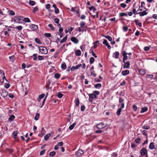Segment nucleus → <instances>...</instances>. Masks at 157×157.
<instances>
[{
    "mask_svg": "<svg viewBox=\"0 0 157 157\" xmlns=\"http://www.w3.org/2000/svg\"><path fill=\"white\" fill-rule=\"evenodd\" d=\"M90 52L91 53L92 55L94 56L95 58H97V56L94 53L93 50L91 48L90 50Z\"/></svg>",
    "mask_w": 157,
    "mask_h": 157,
    "instance_id": "18",
    "label": "nucleus"
},
{
    "mask_svg": "<svg viewBox=\"0 0 157 157\" xmlns=\"http://www.w3.org/2000/svg\"><path fill=\"white\" fill-rule=\"evenodd\" d=\"M1 94L3 97L5 98L8 95V92L5 89H2L1 92Z\"/></svg>",
    "mask_w": 157,
    "mask_h": 157,
    "instance_id": "2",
    "label": "nucleus"
},
{
    "mask_svg": "<svg viewBox=\"0 0 157 157\" xmlns=\"http://www.w3.org/2000/svg\"><path fill=\"white\" fill-rule=\"evenodd\" d=\"M145 4V3L142 2H141V6H140L139 8V10H140V11H142V8L144 7V6H143V4Z\"/></svg>",
    "mask_w": 157,
    "mask_h": 157,
    "instance_id": "27",
    "label": "nucleus"
},
{
    "mask_svg": "<svg viewBox=\"0 0 157 157\" xmlns=\"http://www.w3.org/2000/svg\"><path fill=\"white\" fill-rule=\"evenodd\" d=\"M84 29V28H81L80 27H79L78 28V31L79 32H82V31L83 32L84 31H86V30Z\"/></svg>",
    "mask_w": 157,
    "mask_h": 157,
    "instance_id": "42",
    "label": "nucleus"
},
{
    "mask_svg": "<svg viewBox=\"0 0 157 157\" xmlns=\"http://www.w3.org/2000/svg\"><path fill=\"white\" fill-rule=\"evenodd\" d=\"M59 10L57 7L55 9V12L57 14L59 13Z\"/></svg>",
    "mask_w": 157,
    "mask_h": 157,
    "instance_id": "60",
    "label": "nucleus"
},
{
    "mask_svg": "<svg viewBox=\"0 0 157 157\" xmlns=\"http://www.w3.org/2000/svg\"><path fill=\"white\" fill-rule=\"evenodd\" d=\"M141 155H144L147 153V149L145 148H143L141 149L140 151Z\"/></svg>",
    "mask_w": 157,
    "mask_h": 157,
    "instance_id": "6",
    "label": "nucleus"
},
{
    "mask_svg": "<svg viewBox=\"0 0 157 157\" xmlns=\"http://www.w3.org/2000/svg\"><path fill=\"white\" fill-rule=\"evenodd\" d=\"M54 21L55 23L56 24H58L59 23V20L58 18H55L54 20Z\"/></svg>",
    "mask_w": 157,
    "mask_h": 157,
    "instance_id": "62",
    "label": "nucleus"
},
{
    "mask_svg": "<svg viewBox=\"0 0 157 157\" xmlns=\"http://www.w3.org/2000/svg\"><path fill=\"white\" fill-rule=\"evenodd\" d=\"M23 21L26 22H30V19L28 18H25L23 20Z\"/></svg>",
    "mask_w": 157,
    "mask_h": 157,
    "instance_id": "47",
    "label": "nucleus"
},
{
    "mask_svg": "<svg viewBox=\"0 0 157 157\" xmlns=\"http://www.w3.org/2000/svg\"><path fill=\"white\" fill-rule=\"evenodd\" d=\"M44 36L47 37H50L51 36V34L50 33H45Z\"/></svg>",
    "mask_w": 157,
    "mask_h": 157,
    "instance_id": "64",
    "label": "nucleus"
},
{
    "mask_svg": "<svg viewBox=\"0 0 157 157\" xmlns=\"http://www.w3.org/2000/svg\"><path fill=\"white\" fill-rule=\"evenodd\" d=\"M63 94H61L60 92H58L57 94V96L59 98H61L63 96Z\"/></svg>",
    "mask_w": 157,
    "mask_h": 157,
    "instance_id": "51",
    "label": "nucleus"
},
{
    "mask_svg": "<svg viewBox=\"0 0 157 157\" xmlns=\"http://www.w3.org/2000/svg\"><path fill=\"white\" fill-rule=\"evenodd\" d=\"M84 153L83 151L81 149H78V151L76 152L75 155L77 156L80 157L81 155Z\"/></svg>",
    "mask_w": 157,
    "mask_h": 157,
    "instance_id": "5",
    "label": "nucleus"
},
{
    "mask_svg": "<svg viewBox=\"0 0 157 157\" xmlns=\"http://www.w3.org/2000/svg\"><path fill=\"white\" fill-rule=\"evenodd\" d=\"M45 150H43L42 151H41L40 153V155H43L45 152Z\"/></svg>",
    "mask_w": 157,
    "mask_h": 157,
    "instance_id": "63",
    "label": "nucleus"
},
{
    "mask_svg": "<svg viewBox=\"0 0 157 157\" xmlns=\"http://www.w3.org/2000/svg\"><path fill=\"white\" fill-rule=\"evenodd\" d=\"M85 109V107L84 105H82L81 107V110L82 111H84Z\"/></svg>",
    "mask_w": 157,
    "mask_h": 157,
    "instance_id": "58",
    "label": "nucleus"
},
{
    "mask_svg": "<svg viewBox=\"0 0 157 157\" xmlns=\"http://www.w3.org/2000/svg\"><path fill=\"white\" fill-rule=\"evenodd\" d=\"M6 150L10 154L12 153L13 151V150L10 148H6Z\"/></svg>",
    "mask_w": 157,
    "mask_h": 157,
    "instance_id": "30",
    "label": "nucleus"
},
{
    "mask_svg": "<svg viewBox=\"0 0 157 157\" xmlns=\"http://www.w3.org/2000/svg\"><path fill=\"white\" fill-rule=\"evenodd\" d=\"M124 99L121 98H120L119 99V102L121 103H124Z\"/></svg>",
    "mask_w": 157,
    "mask_h": 157,
    "instance_id": "54",
    "label": "nucleus"
},
{
    "mask_svg": "<svg viewBox=\"0 0 157 157\" xmlns=\"http://www.w3.org/2000/svg\"><path fill=\"white\" fill-rule=\"evenodd\" d=\"M41 132V134H39L38 135L40 137H42L45 132V131L44 129V128H42Z\"/></svg>",
    "mask_w": 157,
    "mask_h": 157,
    "instance_id": "16",
    "label": "nucleus"
},
{
    "mask_svg": "<svg viewBox=\"0 0 157 157\" xmlns=\"http://www.w3.org/2000/svg\"><path fill=\"white\" fill-rule=\"evenodd\" d=\"M103 43V44L105 45L106 46V45H108V44L107 40H106L105 39H104Z\"/></svg>",
    "mask_w": 157,
    "mask_h": 157,
    "instance_id": "61",
    "label": "nucleus"
},
{
    "mask_svg": "<svg viewBox=\"0 0 157 157\" xmlns=\"http://www.w3.org/2000/svg\"><path fill=\"white\" fill-rule=\"evenodd\" d=\"M93 94L96 95H98L99 94V92L98 91H94L93 92Z\"/></svg>",
    "mask_w": 157,
    "mask_h": 157,
    "instance_id": "59",
    "label": "nucleus"
},
{
    "mask_svg": "<svg viewBox=\"0 0 157 157\" xmlns=\"http://www.w3.org/2000/svg\"><path fill=\"white\" fill-rule=\"evenodd\" d=\"M120 5L123 8H125L126 6V5L124 3H121Z\"/></svg>",
    "mask_w": 157,
    "mask_h": 157,
    "instance_id": "56",
    "label": "nucleus"
},
{
    "mask_svg": "<svg viewBox=\"0 0 157 157\" xmlns=\"http://www.w3.org/2000/svg\"><path fill=\"white\" fill-rule=\"evenodd\" d=\"M140 140L141 139L140 138H137L135 140V142L138 144H139L140 143Z\"/></svg>",
    "mask_w": 157,
    "mask_h": 157,
    "instance_id": "36",
    "label": "nucleus"
},
{
    "mask_svg": "<svg viewBox=\"0 0 157 157\" xmlns=\"http://www.w3.org/2000/svg\"><path fill=\"white\" fill-rule=\"evenodd\" d=\"M39 117L40 114L39 113H36L35 117L34 119L36 121L38 120L39 119Z\"/></svg>",
    "mask_w": 157,
    "mask_h": 157,
    "instance_id": "33",
    "label": "nucleus"
},
{
    "mask_svg": "<svg viewBox=\"0 0 157 157\" xmlns=\"http://www.w3.org/2000/svg\"><path fill=\"white\" fill-rule=\"evenodd\" d=\"M94 59L93 57H91L90 59V64H92L94 63Z\"/></svg>",
    "mask_w": 157,
    "mask_h": 157,
    "instance_id": "37",
    "label": "nucleus"
},
{
    "mask_svg": "<svg viewBox=\"0 0 157 157\" xmlns=\"http://www.w3.org/2000/svg\"><path fill=\"white\" fill-rule=\"evenodd\" d=\"M113 55L115 56L114 57L116 59H118L119 58V52H116L113 53Z\"/></svg>",
    "mask_w": 157,
    "mask_h": 157,
    "instance_id": "21",
    "label": "nucleus"
},
{
    "mask_svg": "<svg viewBox=\"0 0 157 157\" xmlns=\"http://www.w3.org/2000/svg\"><path fill=\"white\" fill-rule=\"evenodd\" d=\"M76 124L75 123H73L72 124L70 125L69 127V129L70 130H72L76 125Z\"/></svg>",
    "mask_w": 157,
    "mask_h": 157,
    "instance_id": "26",
    "label": "nucleus"
},
{
    "mask_svg": "<svg viewBox=\"0 0 157 157\" xmlns=\"http://www.w3.org/2000/svg\"><path fill=\"white\" fill-rule=\"evenodd\" d=\"M139 73L141 75H144L146 73V70L142 69H140L138 71Z\"/></svg>",
    "mask_w": 157,
    "mask_h": 157,
    "instance_id": "13",
    "label": "nucleus"
},
{
    "mask_svg": "<svg viewBox=\"0 0 157 157\" xmlns=\"http://www.w3.org/2000/svg\"><path fill=\"white\" fill-rule=\"evenodd\" d=\"M35 40L37 44H40L42 43L40 41L39 39L37 38H35Z\"/></svg>",
    "mask_w": 157,
    "mask_h": 157,
    "instance_id": "32",
    "label": "nucleus"
},
{
    "mask_svg": "<svg viewBox=\"0 0 157 157\" xmlns=\"http://www.w3.org/2000/svg\"><path fill=\"white\" fill-rule=\"evenodd\" d=\"M15 118V116L14 115H11L9 118V120L10 121H13Z\"/></svg>",
    "mask_w": 157,
    "mask_h": 157,
    "instance_id": "28",
    "label": "nucleus"
},
{
    "mask_svg": "<svg viewBox=\"0 0 157 157\" xmlns=\"http://www.w3.org/2000/svg\"><path fill=\"white\" fill-rule=\"evenodd\" d=\"M56 154V152L54 151L51 152L49 154V156H54Z\"/></svg>",
    "mask_w": 157,
    "mask_h": 157,
    "instance_id": "43",
    "label": "nucleus"
},
{
    "mask_svg": "<svg viewBox=\"0 0 157 157\" xmlns=\"http://www.w3.org/2000/svg\"><path fill=\"white\" fill-rule=\"evenodd\" d=\"M145 9L146 10L145 11L138 13H139V14L140 16H143L145 15H146L147 14V12H146V11L147 10L146 8H145Z\"/></svg>",
    "mask_w": 157,
    "mask_h": 157,
    "instance_id": "11",
    "label": "nucleus"
},
{
    "mask_svg": "<svg viewBox=\"0 0 157 157\" xmlns=\"http://www.w3.org/2000/svg\"><path fill=\"white\" fill-rule=\"evenodd\" d=\"M120 17H122L124 16H127V14L124 13H121L119 14Z\"/></svg>",
    "mask_w": 157,
    "mask_h": 157,
    "instance_id": "40",
    "label": "nucleus"
},
{
    "mask_svg": "<svg viewBox=\"0 0 157 157\" xmlns=\"http://www.w3.org/2000/svg\"><path fill=\"white\" fill-rule=\"evenodd\" d=\"M51 134L50 133L47 134L44 137V139L45 140H47L50 136Z\"/></svg>",
    "mask_w": 157,
    "mask_h": 157,
    "instance_id": "23",
    "label": "nucleus"
},
{
    "mask_svg": "<svg viewBox=\"0 0 157 157\" xmlns=\"http://www.w3.org/2000/svg\"><path fill=\"white\" fill-rule=\"evenodd\" d=\"M29 26L30 29H32L34 31L37 30L38 29L37 26L35 25L30 24L29 25Z\"/></svg>",
    "mask_w": 157,
    "mask_h": 157,
    "instance_id": "8",
    "label": "nucleus"
},
{
    "mask_svg": "<svg viewBox=\"0 0 157 157\" xmlns=\"http://www.w3.org/2000/svg\"><path fill=\"white\" fill-rule=\"evenodd\" d=\"M9 59L10 61H11L12 62H13L14 60V56H11L9 57Z\"/></svg>",
    "mask_w": 157,
    "mask_h": 157,
    "instance_id": "46",
    "label": "nucleus"
},
{
    "mask_svg": "<svg viewBox=\"0 0 157 157\" xmlns=\"http://www.w3.org/2000/svg\"><path fill=\"white\" fill-rule=\"evenodd\" d=\"M45 96V94H43L39 96L38 98L37 99V101H38L40 102V100L44 98Z\"/></svg>",
    "mask_w": 157,
    "mask_h": 157,
    "instance_id": "15",
    "label": "nucleus"
},
{
    "mask_svg": "<svg viewBox=\"0 0 157 157\" xmlns=\"http://www.w3.org/2000/svg\"><path fill=\"white\" fill-rule=\"evenodd\" d=\"M48 26L51 28L52 30L54 31L55 30V28L52 26V24H49L48 25Z\"/></svg>",
    "mask_w": 157,
    "mask_h": 157,
    "instance_id": "55",
    "label": "nucleus"
},
{
    "mask_svg": "<svg viewBox=\"0 0 157 157\" xmlns=\"http://www.w3.org/2000/svg\"><path fill=\"white\" fill-rule=\"evenodd\" d=\"M67 39V35H66L60 41V43H63L65 42Z\"/></svg>",
    "mask_w": 157,
    "mask_h": 157,
    "instance_id": "19",
    "label": "nucleus"
},
{
    "mask_svg": "<svg viewBox=\"0 0 157 157\" xmlns=\"http://www.w3.org/2000/svg\"><path fill=\"white\" fill-rule=\"evenodd\" d=\"M85 23L84 22L81 21L80 23V27L83 28H85Z\"/></svg>",
    "mask_w": 157,
    "mask_h": 157,
    "instance_id": "22",
    "label": "nucleus"
},
{
    "mask_svg": "<svg viewBox=\"0 0 157 157\" xmlns=\"http://www.w3.org/2000/svg\"><path fill=\"white\" fill-rule=\"evenodd\" d=\"M38 48L39 52L42 54H46L48 53V50L47 48L44 46H39Z\"/></svg>",
    "mask_w": 157,
    "mask_h": 157,
    "instance_id": "1",
    "label": "nucleus"
},
{
    "mask_svg": "<svg viewBox=\"0 0 157 157\" xmlns=\"http://www.w3.org/2000/svg\"><path fill=\"white\" fill-rule=\"evenodd\" d=\"M104 36L108 39L109 41H111L112 40V38L110 36L108 35L105 36Z\"/></svg>",
    "mask_w": 157,
    "mask_h": 157,
    "instance_id": "39",
    "label": "nucleus"
},
{
    "mask_svg": "<svg viewBox=\"0 0 157 157\" xmlns=\"http://www.w3.org/2000/svg\"><path fill=\"white\" fill-rule=\"evenodd\" d=\"M61 68L62 69L65 70L66 68V65L65 63L64 62L61 65Z\"/></svg>",
    "mask_w": 157,
    "mask_h": 157,
    "instance_id": "24",
    "label": "nucleus"
},
{
    "mask_svg": "<svg viewBox=\"0 0 157 157\" xmlns=\"http://www.w3.org/2000/svg\"><path fill=\"white\" fill-rule=\"evenodd\" d=\"M10 86V84L7 83H5L4 84V86L5 88L6 89L8 88Z\"/></svg>",
    "mask_w": 157,
    "mask_h": 157,
    "instance_id": "52",
    "label": "nucleus"
},
{
    "mask_svg": "<svg viewBox=\"0 0 157 157\" xmlns=\"http://www.w3.org/2000/svg\"><path fill=\"white\" fill-rule=\"evenodd\" d=\"M106 126L103 122H101L97 125V127L99 129H101L104 128Z\"/></svg>",
    "mask_w": 157,
    "mask_h": 157,
    "instance_id": "4",
    "label": "nucleus"
},
{
    "mask_svg": "<svg viewBox=\"0 0 157 157\" xmlns=\"http://www.w3.org/2000/svg\"><path fill=\"white\" fill-rule=\"evenodd\" d=\"M71 40L75 44H77L78 43V41H79L78 39L76 38L75 37H73V36L71 38Z\"/></svg>",
    "mask_w": 157,
    "mask_h": 157,
    "instance_id": "10",
    "label": "nucleus"
},
{
    "mask_svg": "<svg viewBox=\"0 0 157 157\" xmlns=\"http://www.w3.org/2000/svg\"><path fill=\"white\" fill-rule=\"evenodd\" d=\"M122 111V109H119L117 112V116H119L121 114V113Z\"/></svg>",
    "mask_w": 157,
    "mask_h": 157,
    "instance_id": "38",
    "label": "nucleus"
},
{
    "mask_svg": "<svg viewBox=\"0 0 157 157\" xmlns=\"http://www.w3.org/2000/svg\"><path fill=\"white\" fill-rule=\"evenodd\" d=\"M60 75L59 73H56L54 75V77L56 79H58L59 78Z\"/></svg>",
    "mask_w": 157,
    "mask_h": 157,
    "instance_id": "34",
    "label": "nucleus"
},
{
    "mask_svg": "<svg viewBox=\"0 0 157 157\" xmlns=\"http://www.w3.org/2000/svg\"><path fill=\"white\" fill-rule=\"evenodd\" d=\"M129 71L128 70H125L122 71V74L124 76L126 75L129 74Z\"/></svg>",
    "mask_w": 157,
    "mask_h": 157,
    "instance_id": "14",
    "label": "nucleus"
},
{
    "mask_svg": "<svg viewBox=\"0 0 157 157\" xmlns=\"http://www.w3.org/2000/svg\"><path fill=\"white\" fill-rule=\"evenodd\" d=\"M75 54L77 56H80L81 55V51L79 50H78L75 52Z\"/></svg>",
    "mask_w": 157,
    "mask_h": 157,
    "instance_id": "25",
    "label": "nucleus"
},
{
    "mask_svg": "<svg viewBox=\"0 0 157 157\" xmlns=\"http://www.w3.org/2000/svg\"><path fill=\"white\" fill-rule=\"evenodd\" d=\"M155 143L152 142L150 143L149 146V148L150 149H153L155 148Z\"/></svg>",
    "mask_w": 157,
    "mask_h": 157,
    "instance_id": "17",
    "label": "nucleus"
},
{
    "mask_svg": "<svg viewBox=\"0 0 157 157\" xmlns=\"http://www.w3.org/2000/svg\"><path fill=\"white\" fill-rule=\"evenodd\" d=\"M133 110L134 111H136L137 109V107L135 105H133L132 106Z\"/></svg>",
    "mask_w": 157,
    "mask_h": 157,
    "instance_id": "53",
    "label": "nucleus"
},
{
    "mask_svg": "<svg viewBox=\"0 0 157 157\" xmlns=\"http://www.w3.org/2000/svg\"><path fill=\"white\" fill-rule=\"evenodd\" d=\"M142 128L144 129H148L150 128V126L148 125H144L142 126Z\"/></svg>",
    "mask_w": 157,
    "mask_h": 157,
    "instance_id": "35",
    "label": "nucleus"
},
{
    "mask_svg": "<svg viewBox=\"0 0 157 157\" xmlns=\"http://www.w3.org/2000/svg\"><path fill=\"white\" fill-rule=\"evenodd\" d=\"M89 9L90 10H91L92 9H93V11L94 12H95L96 10V8L93 6H92L91 7H89Z\"/></svg>",
    "mask_w": 157,
    "mask_h": 157,
    "instance_id": "50",
    "label": "nucleus"
},
{
    "mask_svg": "<svg viewBox=\"0 0 157 157\" xmlns=\"http://www.w3.org/2000/svg\"><path fill=\"white\" fill-rule=\"evenodd\" d=\"M148 110V109L147 107H144L141 108V110L140 111L141 113H143L147 111Z\"/></svg>",
    "mask_w": 157,
    "mask_h": 157,
    "instance_id": "20",
    "label": "nucleus"
},
{
    "mask_svg": "<svg viewBox=\"0 0 157 157\" xmlns=\"http://www.w3.org/2000/svg\"><path fill=\"white\" fill-rule=\"evenodd\" d=\"M135 4L134 3L133 6V8H132V12L135 15H136V14H138V13H137V12H138L139 11V10H138L137 11H136V9L135 8Z\"/></svg>",
    "mask_w": 157,
    "mask_h": 157,
    "instance_id": "12",
    "label": "nucleus"
},
{
    "mask_svg": "<svg viewBox=\"0 0 157 157\" xmlns=\"http://www.w3.org/2000/svg\"><path fill=\"white\" fill-rule=\"evenodd\" d=\"M8 12L9 13V14L13 16L15 14V12L13 10H9L8 11Z\"/></svg>",
    "mask_w": 157,
    "mask_h": 157,
    "instance_id": "45",
    "label": "nucleus"
},
{
    "mask_svg": "<svg viewBox=\"0 0 157 157\" xmlns=\"http://www.w3.org/2000/svg\"><path fill=\"white\" fill-rule=\"evenodd\" d=\"M82 66V65L81 64H79L77 65L76 66H75L76 70L78 69L80 67H81Z\"/></svg>",
    "mask_w": 157,
    "mask_h": 157,
    "instance_id": "57",
    "label": "nucleus"
},
{
    "mask_svg": "<svg viewBox=\"0 0 157 157\" xmlns=\"http://www.w3.org/2000/svg\"><path fill=\"white\" fill-rule=\"evenodd\" d=\"M142 133L143 134L146 136L147 138V131L145 130H144L142 131Z\"/></svg>",
    "mask_w": 157,
    "mask_h": 157,
    "instance_id": "41",
    "label": "nucleus"
},
{
    "mask_svg": "<svg viewBox=\"0 0 157 157\" xmlns=\"http://www.w3.org/2000/svg\"><path fill=\"white\" fill-rule=\"evenodd\" d=\"M88 95L89 97V101L90 102H92L93 101L92 99H94L96 98V96L93 93L89 94Z\"/></svg>",
    "mask_w": 157,
    "mask_h": 157,
    "instance_id": "3",
    "label": "nucleus"
},
{
    "mask_svg": "<svg viewBox=\"0 0 157 157\" xmlns=\"http://www.w3.org/2000/svg\"><path fill=\"white\" fill-rule=\"evenodd\" d=\"M17 131H14L12 133V135L13 136V137L14 138H16L17 137Z\"/></svg>",
    "mask_w": 157,
    "mask_h": 157,
    "instance_id": "48",
    "label": "nucleus"
},
{
    "mask_svg": "<svg viewBox=\"0 0 157 157\" xmlns=\"http://www.w3.org/2000/svg\"><path fill=\"white\" fill-rule=\"evenodd\" d=\"M101 86V83H98L94 85V87L96 88L99 89L100 88Z\"/></svg>",
    "mask_w": 157,
    "mask_h": 157,
    "instance_id": "29",
    "label": "nucleus"
},
{
    "mask_svg": "<svg viewBox=\"0 0 157 157\" xmlns=\"http://www.w3.org/2000/svg\"><path fill=\"white\" fill-rule=\"evenodd\" d=\"M29 3L30 5L31 6H33L35 4V2L34 1H31V0H29Z\"/></svg>",
    "mask_w": 157,
    "mask_h": 157,
    "instance_id": "44",
    "label": "nucleus"
},
{
    "mask_svg": "<svg viewBox=\"0 0 157 157\" xmlns=\"http://www.w3.org/2000/svg\"><path fill=\"white\" fill-rule=\"evenodd\" d=\"M79 101L78 98H77L75 100V106H78L79 105Z\"/></svg>",
    "mask_w": 157,
    "mask_h": 157,
    "instance_id": "31",
    "label": "nucleus"
},
{
    "mask_svg": "<svg viewBox=\"0 0 157 157\" xmlns=\"http://www.w3.org/2000/svg\"><path fill=\"white\" fill-rule=\"evenodd\" d=\"M130 62L129 61L126 62L123 65V68L129 69V68Z\"/></svg>",
    "mask_w": 157,
    "mask_h": 157,
    "instance_id": "9",
    "label": "nucleus"
},
{
    "mask_svg": "<svg viewBox=\"0 0 157 157\" xmlns=\"http://www.w3.org/2000/svg\"><path fill=\"white\" fill-rule=\"evenodd\" d=\"M122 55L123 56V59L127 60L128 59V57L127 56V53L124 51L123 50L122 52Z\"/></svg>",
    "mask_w": 157,
    "mask_h": 157,
    "instance_id": "7",
    "label": "nucleus"
},
{
    "mask_svg": "<svg viewBox=\"0 0 157 157\" xmlns=\"http://www.w3.org/2000/svg\"><path fill=\"white\" fill-rule=\"evenodd\" d=\"M37 54H34L33 55V60H36L37 59Z\"/></svg>",
    "mask_w": 157,
    "mask_h": 157,
    "instance_id": "49",
    "label": "nucleus"
}]
</instances>
